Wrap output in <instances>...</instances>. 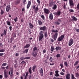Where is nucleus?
<instances>
[{"mask_svg": "<svg viewBox=\"0 0 79 79\" xmlns=\"http://www.w3.org/2000/svg\"><path fill=\"white\" fill-rule=\"evenodd\" d=\"M29 72L30 73L32 74V71L31 70V68L30 67L29 69Z\"/></svg>", "mask_w": 79, "mask_h": 79, "instance_id": "35", "label": "nucleus"}, {"mask_svg": "<svg viewBox=\"0 0 79 79\" xmlns=\"http://www.w3.org/2000/svg\"><path fill=\"white\" fill-rule=\"evenodd\" d=\"M60 74L61 75H62V76H64V73H63V72H60Z\"/></svg>", "mask_w": 79, "mask_h": 79, "instance_id": "47", "label": "nucleus"}, {"mask_svg": "<svg viewBox=\"0 0 79 79\" xmlns=\"http://www.w3.org/2000/svg\"><path fill=\"white\" fill-rule=\"evenodd\" d=\"M31 5V2L30 1H28V4L27 6V9H29V7H30Z\"/></svg>", "mask_w": 79, "mask_h": 79, "instance_id": "10", "label": "nucleus"}, {"mask_svg": "<svg viewBox=\"0 0 79 79\" xmlns=\"http://www.w3.org/2000/svg\"><path fill=\"white\" fill-rule=\"evenodd\" d=\"M32 8L33 9H35V6L34 5L32 6Z\"/></svg>", "mask_w": 79, "mask_h": 79, "instance_id": "61", "label": "nucleus"}, {"mask_svg": "<svg viewBox=\"0 0 79 79\" xmlns=\"http://www.w3.org/2000/svg\"><path fill=\"white\" fill-rule=\"evenodd\" d=\"M44 36H45V37H47V31H44Z\"/></svg>", "mask_w": 79, "mask_h": 79, "instance_id": "28", "label": "nucleus"}, {"mask_svg": "<svg viewBox=\"0 0 79 79\" xmlns=\"http://www.w3.org/2000/svg\"><path fill=\"white\" fill-rule=\"evenodd\" d=\"M77 10H79V3H78L77 6Z\"/></svg>", "mask_w": 79, "mask_h": 79, "instance_id": "42", "label": "nucleus"}, {"mask_svg": "<svg viewBox=\"0 0 79 79\" xmlns=\"http://www.w3.org/2000/svg\"><path fill=\"white\" fill-rule=\"evenodd\" d=\"M2 69H5L4 71V77L5 78H7L8 77V75H7L6 73V69L5 67H2Z\"/></svg>", "mask_w": 79, "mask_h": 79, "instance_id": "3", "label": "nucleus"}, {"mask_svg": "<svg viewBox=\"0 0 79 79\" xmlns=\"http://www.w3.org/2000/svg\"><path fill=\"white\" fill-rule=\"evenodd\" d=\"M37 50H38L37 48L36 47H35L33 49V52H35V51H37Z\"/></svg>", "mask_w": 79, "mask_h": 79, "instance_id": "23", "label": "nucleus"}, {"mask_svg": "<svg viewBox=\"0 0 79 79\" xmlns=\"http://www.w3.org/2000/svg\"><path fill=\"white\" fill-rule=\"evenodd\" d=\"M69 5L70 6H73L74 5V2L72 0H69Z\"/></svg>", "mask_w": 79, "mask_h": 79, "instance_id": "6", "label": "nucleus"}, {"mask_svg": "<svg viewBox=\"0 0 79 79\" xmlns=\"http://www.w3.org/2000/svg\"><path fill=\"white\" fill-rule=\"evenodd\" d=\"M11 9L10 8V5H8L6 7V10L7 12H8L10 11V10Z\"/></svg>", "mask_w": 79, "mask_h": 79, "instance_id": "9", "label": "nucleus"}, {"mask_svg": "<svg viewBox=\"0 0 79 79\" xmlns=\"http://www.w3.org/2000/svg\"><path fill=\"white\" fill-rule=\"evenodd\" d=\"M10 72H11V73H10V77H13V69H10Z\"/></svg>", "mask_w": 79, "mask_h": 79, "instance_id": "22", "label": "nucleus"}, {"mask_svg": "<svg viewBox=\"0 0 79 79\" xmlns=\"http://www.w3.org/2000/svg\"><path fill=\"white\" fill-rule=\"evenodd\" d=\"M3 13H4V11H3V10H1V15H3Z\"/></svg>", "mask_w": 79, "mask_h": 79, "instance_id": "37", "label": "nucleus"}, {"mask_svg": "<svg viewBox=\"0 0 79 79\" xmlns=\"http://www.w3.org/2000/svg\"><path fill=\"white\" fill-rule=\"evenodd\" d=\"M58 71L57 70L55 71V73L56 74H55V76L56 77H58L59 76V74H58Z\"/></svg>", "mask_w": 79, "mask_h": 79, "instance_id": "15", "label": "nucleus"}, {"mask_svg": "<svg viewBox=\"0 0 79 79\" xmlns=\"http://www.w3.org/2000/svg\"><path fill=\"white\" fill-rule=\"evenodd\" d=\"M61 14V12L60 11H57L56 13V15L57 16H60Z\"/></svg>", "mask_w": 79, "mask_h": 79, "instance_id": "20", "label": "nucleus"}, {"mask_svg": "<svg viewBox=\"0 0 79 79\" xmlns=\"http://www.w3.org/2000/svg\"><path fill=\"white\" fill-rule=\"evenodd\" d=\"M70 74L69 73H67L66 77V79H70Z\"/></svg>", "mask_w": 79, "mask_h": 79, "instance_id": "13", "label": "nucleus"}, {"mask_svg": "<svg viewBox=\"0 0 79 79\" xmlns=\"http://www.w3.org/2000/svg\"><path fill=\"white\" fill-rule=\"evenodd\" d=\"M24 59H25L26 60H28V59H30V57H27L24 58Z\"/></svg>", "mask_w": 79, "mask_h": 79, "instance_id": "44", "label": "nucleus"}, {"mask_svg": "<svg viewBox=\"0 0 79 79\" xmlns=\"http://www.w3.org/2000/svg\"><path fill=\"white\" fill-rule=\"evenodd\" d=\"M51 42H52V43L54 42V40H53V39H51Z\"/></svg>", "mask_w": 79, "mask_h": 79, "instance_id": "57", "label": "nucleus"}, {"mask_svg": "<svg viewBox=\"0 0 79 79\" xmlns=\"http://www.w3.org/2000/svg\"><path fill=\"white\" fill-rule=\"evenodd\" d=\"M44 31H41L39 33V41H41V40L43 39H44Z\"/></svg>", "mask_w": 79, "mask_h": 79, "instance_id": "2", "label": "nucleus"}, {"mask_svg": "<svg viewBox=\"0 0 79 79\" xmlns=\"http://www.w3.org/2000/svg\"><path fill=\"white\" fill-rule=\"evenodd\" d=\"M24 59V56L20 58V60H23Z\"/></svg>", "mask_w": 79, "mask_h": 79, "instance_id": "51", "label": "nucleus"}, {"mask_svg": "<svg viewBox=\"0 0 79 79\" xmlns=\"http://www.w3.org/2000/svg\"><path fill=\"white\" fill-rule=\"evenodd\" d=\"M19 3V2L18 1H16L15 2V4H16V5H18V3Z\"/></svg>", "mask_w": 79, "mask_h": 79, "instance_id": "45", "label": "nucleus"}, {"mask_svg": "<svg viewBox=\"0 0 79 79\" xmlns=\"http://www.w3.org/2000/svg\"><path fill=\"white\" fill-rule=\"evenodd\" d=\"M35 11L36 13H37V11H39V8H38V6H37L35 9Z\"/></svg>", "mask_w": 79, "mask_h": 79, "instance_id": "16", "label": "nucleus"}, {"mask_svg": "<svg viewBox=\"0 0 79 79\" xmlns=\"http://www.w3.org/2000/svg\"><path fill=\"white\" fill-rule=\"evenodd\" d=\"M28 50H29L28 49H25V50L23 51V53H27L28 52Z\"/></svg>", "mask_w": 79, "mask_h": 79, "instance_id": "33", "label": "nucleus"}, {"mask_svg": "<svg viewBox=\"0 0 79 79\" xmlns=\"http://www.w3.org/2000/svg\"><path fill=\"white\" fill-rule=\"evenodd\" d=\"M43 54H44V53H45V52H46V50H43Z\"/></svg>", "mask_w": 79, "mask_h": 79, "instance_id": "63", "label": "nucleus"}, {"mask_svg": "<svg viewBox=\"0 0 79 79\" xmlns=\"http://www.w3.org/2000/svg\"><path fill=\"white\" fill-rule=\"evenodd\" d=\"M3 55H4V53H0V56H2Z\"/></svg>", "mask_w": 79, "mask_h": 79, "instance_id": "53", "label": "nucleus"}, {"mask_svg": "<svg viewBox=\"0 0 79 79\" xmlns=\"http://www.w3.org/2000/svg\"><path fill=\"white\" fill-rule=\"evenodd\" d=\"M40 72L41 74V76H43V69H42V68H41L40 69Z\"/></svg>", "mask_w": 79, "mask_h": 79, "instance_id": "18", "label": "nucleus"}, {"mask_svg": "<svg viewBox=\"0 0 79 79\" xmlns=\"http://www.w3.org/2000/svg\"><path fill=\"white\" fill-rule=\"evenodd\" d=\"M58 21H59V22L60 23H61V22L62 21L61 20V19H58Z\"/></svg>", "mask_w": 79, "mask_h": 79, "instance_id": "62", "label": "nucleus"}, {"mask_svg": "<svg viewBox=\"0 0 79 79\" xmlns=\"http://www.w3.org/2000/svg\"><path fill=\"white\" fill-rule=\"evenodd\" d=\"M40 30H41L42 31H46V29H47V27L46 26H43L40 27Z\"/></svg>", "mask_w": 79, "mask_h": 79, "instance_id": "8", "label": "nucleus"}, {"mask_svg": "<svg viewBox=\"0 0 79 79\" xmlns=\"http://www.w3.org/2000/svg\"><path fill=\"white\" fill-rule=\"evenodd\" d=\"M28 26L30 29H33L34 28V25L31 23H29Z\"/></svg>", "mask_w": 79, "mask_h": 79, "instance_id": "11", "label": "nucleus"}, {"mask_svg": "<svg viewBox=\"0 0 79 79\" xmlns=\"http://www.w3.org/2000/svg\"><path fill=\"white\" fill-rule=\"evenodd\" d=\"M41 17L43 20H45V16L44 15H42Z\"/></svg>", "mask_w": 79, "mask_h": 79, "instance_id": "31", "label": "nucleus"}, {"mask_svg": "<svg viewBox=\"0 0 79 79\" xmlns=\"http://www.w3.org/2000/svg\"><path fill=\"white\" fill-rule=\"evenodd\" d=\"M38 23L39 25H42V22L40 21V20H38Z\"/></svg>", "mask_w": 79, "mask_h": 79, "instance_id": "32", "label": "nucleus"}, {"mask_svg": "<svg viewBox=\"0 0 79 79\" xmlns=\"http://www.w3.org/2000/svg\"><path fill=\"white\" fill-rule=\"evenodd\" d=\"M49 60L51 62H52V61H53V59L52 58V57H50Z\"/></svg>", "mask_w": 79, "mask_h": 79, "instance_id": "38", "label": "nucleus"}, {"mask_svg": "<svg viewBox=\"0 0 79 79\" xmlns=\"http://www.w3.org/2000/svg\"><path fill=\"white\" fill-rule=\"evenodd\" d=\"M53 16L52 13H51L49 15V19L52 20V19H53Z\"/></svg>", "mask_w": 79, "mask_h": 79, "instance_id": "14", "label": "nucleus"}, {"mask_svg": "<svg viewBox=\"0 0 79 79\" xmlns=\"http://www.w3.org/2000/svg\"><path fill=\"white\" fill-rule=\"evenodd\" d=\"M35 66H34L33 67L32 70L33 71H34V70H35Z\"/></svg>", "mask_w": 79, "mask_h": 79, "instance_id": "41", "label": "nucleus"}, {"mask_svg": "<svg viewBox=\"0 0 79 79\" xmlns=\"http://www.w3.org/2000/svg\"><path fill=\"white\" fill-rule=\"evenodd\" d=\"M16 37V34L14 33L13 34V37Z\"/></svg>", "mask_w": 79, "mask_h": 79, "instance_id": "50", "label": "nucleus"}, {"mask_svg": "<svg viewBox=\"0 0 79 79\" xmlns=\"http://www.w3.org/2000/svg\"><path fill=\"white\" fill-rule=\"evenodd\" d=\"M52 74H53V72H51L50 73L49 75H50V76H52Z\"/></svg>", "mask_w": 79, "mask_h": 79, "instance_id": "60", "label": "nucleus"}, {"mask_svg": "<svg viewBox=\"0 0 79 79\" xmlns=\"http://www.w3.org/2000/svg\"><path fill=\"white\" fill-rule=\"evenodd\" d=\"M27 3V2H26V0H23V5H26Z\"/></svg>", "mask_w": 79, "mask_h": 79, "instance_id": "26", "label": "nucleus"}, {"mask_svg": "<svg viewBox=\"0 0 79 79\" xmlns=\"http://www.w3.org/2000/svg\"><path fill=\"white\" fill-rule=\"evenodd\" d=\"M52 5H53V2H51L50 3H49V6H52Z\"/></svg>", "mask_w": 79, "mask_h": 79, "instance_id": "46", "label": "nucleus"}, {"mask_svg": "<svg viewBox=\"0 0 79 79\" xmlns=\"http://www.w3.org/2000/svg\"><path fill=\"white\" fill-rule=\"evenodd\" d=\"M64 38V35H62L60 37L58 38L57 40L58 41H62Z\"/></svg>", "mask_w": 79, "mask_h": 79, "instance_id": "4", "label": "nucleus"}, {"mask_svg": "<svg viewBox=\"0 0 79 79\" xmlns=\"http://www.w3.org/2000/svg\"><path fill=\"white\" fill-rule=\"evenodd\" d=\"M30 47V44H27L25 46H24V48H29Z\"/></svg>", "mask_w": 79, "mask_h": 79, "instance_id": "25", "label": "nucleus"}, {"mask_svg": "<svg viewBox=\"0 0 79 79\" xmlns=\"http://www.w3.org/2000/svg\"><path fill=\"white\" fill-rule=\"evenodd\" d=\"M60 66H61V68H63V64H60Z\"/></svg>", "mask_w": 79, "mask_h": 79, "instance_id": "48", "label": "nucleus"}, {"mask_svg": "<svg viewBox=\"0 0 79 79\" xmlns=\"http://www.w3.org/2000/svg\"><path fill=\"white\" fill-rule=\"evenodd\" d=\"M57 7V6H56V4H54L53 5V6L52 7V8L53 10H55V9H56V8Z\"/></svg>", "mask_w": 79, "mask_h": 79, "instance_id": "21", "label": "nucleus"}, {"mask_svg": "<svg viewBox=\"0 0 79 79\" xmlns=\"http://www.w3.org/2000/svg\"><path fill=\"white\" fill-rule=\"evenodd\" d=\"M56 51H58V50H60L61 49V47H59V46H57L55 48Z\"/></svg>", "mask_w": 79, "mask_h": 79, "instance_id": "17", "label": "nucleus"}, {"mask_svg": "<svg viewBox=\"0 0 79 79\" xmlns=\"http://www.w3.org/2000/svg\"><path fill=\"white\" fill-rule=\"evenodd\" d=\"M52 35H53V32H55V33L54 35H52V39H53L55 41L56 40L57 37H58V30H52Z\"/></svg>", "mask_w": 79, "mask_h": 79, "instance_id": "1", "label": "nucleus"}, {"mask_svg": "<svg viewBox=\"0 0 79 79\" xmlns=\"http://www.w3.org/2000/svg\"><path fill=\"white\" fill-rule=\"evenodd\" d=\"M37 2L39 4L40 3V0H36Z\"/></svg>", "mask_w": 79, "mask_h": 79, "instance_id": "56", "label": "nucleus"}, {"mask_svg": "<svg viewBox=\"0 0 79 79\" xmlns=\"http://www.w3.org/2000/svg\"><path fill=\"white\" fill-rule=\"evenodd\" d=\"M7 25L8 26H11V24L10 23V22L8 21L6 22Z\"/></svg>", "mask_w": 79, "mask_h": 79, "instance_id": "34", "label": "nucleus"}, {"mask_svg": "<svg viewBox=\"0 0 79 79\" xmlns=\"http://www.w3.org/2000/svg\"><path fill=\"white\" fill-rule=\"evenodd\" d=\"M12 29V27H11V26L9 27V29H10V31H11Z\"/></svg>", "mask_w": 79, "mask_h": 79, "instance_id": "54", "label": "nucleus"}, {"mask_svg": "<svg viewBox=\"0 0 79 79\" xmlns=\"http://www.w3.org/2000/svg\"><path fill=\"white\" fill-rule=\"evenodd\" d=\"M63 8H64V9H66V5L64 4L63 7Z\"/></svg>", "mask_w": 79, "mask_h": 79, "instance_id": "55", "label": "nucleus"}, {"mask_svg": "<svg viewBox=\"0 0 79 79\" xmlns=\"http://www.w3.org/2000/svg\"><path fill=\"white\" fill-rule=\"evenodd\" d=\"M69 11L70 12H74V10L73 9H70L69 10Z\"/></svg>", "mask_w": 79, "mask_h": 79, "instance_id": "49", "label": "nucleus"}, {"mask_svg": "<svg viewBox=\"0 0 79 79\" xmlns=\"http://www.w3.org/2000/svg\"><path fill=\"white\" fill-rule=\"evenodd\" d=\"M55 24H56L57 25H59L60 24V23L58 21L55 22Z\"/></svg>", "mask_w": 79, "mask_h": 79, "instance_id": "27", "label": "nucleus"}, {"mask_svg": "<svg viewBox=\"0 0 79 79\" xmlns=\"http://www.w3.org/2000/svg\"><path fill=\"white\" fill-rule=\"evenodd\" d=\"M37 52L36 51H35L34 52H33L32 53V55L34 57H35L37 56Z\"/></svg>", "mask_w": 79, "mask_h": 79, "instance_id": "12", "label": "nucleus"}, {"mask_svg": "<svg viewBox=\"0 0 79 79\" xmlns=\"http://www.w3.org/2000/svg\"><path fill=\"white\" fill-rule=\"evenodd\" d=\"M28 73L27 72L25 76H26V77H27V76H28Z\"/></svg>", "mask_w": 79, "mask_h": 79, "instance_id": "64", "label": "nucleus"}, {"mask_svg": "<svg viewBox=\"0 0 79 79\" xmlns=\"http://www.w3.org/2000/svg\"><path fill=\"white\" fill-rule=\"evenodd\" d=\"M72 18L73 19V21H77V18L75 17L74 16H73L72 17Z\"/></svg>", "mask_w": 79, "mask_h": 79, "instance_id": "19", "label": "nucleus"}, {"mask_svg": "<svg viewBox=\"0 0 79 79\" xmlns=\"http://www.w3.org/2000/svg\"><path fill=\"white\" fill-rule=\"evenodd\" d=\"M3 34L4 35H6V30H4Z\"/></svg>", "mask_w": 79, "mask_h": 79, "instance_id": "52", "label": "nucleus"}, {"mask_svg": "<svg viewBox=\"0 0 79 79\" xmlns=\"http://www.w3.org/2000/svg\"><path fill=\"white\" fill-rule=\"evenodd\" d=\"M72 79H74V75H73V74H72Z\"/></svg>", "mask_w": 79, "mask_h": 79, "instance_id": "58", "label": "nucleus"}, {"mask_svg": "<svg viewBox=\"0 0 79 79\" xmlns=\"http://www.w3.org/2000/svg\"><path fill=\"white\" fill-rule=\"evenodd\" d=\"M73 44V40L71 39L69 40V46H71Z\"/></svg>", "mask_w": 79, "mask_h": 79, "instance_id": "7", "label": "nucleus"}, {"mask_svg": "<svg viewBox=\"0 0 79 79\" xmlns=\"http://www.w3.org/2000/svg\"><path fill=\"white\" fill-rule=\"evenodd\" d=\"M19 53H16V54H15V56H19Z\"/></svg>", "mask_w": 79, "mask_h": 79, "instance_id": "59", "label": "nucleus"}, {"mask_svg": "<svg viewBox=\"0 0 79 79\" xmlns=\"http://www.w3.org/2000/svg\"><path fill=\"white\" fill-rule=\"evenodd\" d=\"M44 13L46 14V15H48L50 13V11L48 9H47L46 8H44Z\"/></svg>", "mask_w": 79, "mask_h": 79, "instance_id": "5", "label": "nucleus"}, {"mask_svg": "<svg viewBox=\"0 0 79 79\" xmlns=\"http://www.w3.org/2000/svg\"><path fill=\"white\" fill-rule=\"evenodd\" d=\"M65 66H66V67H68V66H69V64H68L67 62H65L64 63Z\"/></svg>", "mask_w": 79, "mask_h": 79, "instance_id": "24", "label": "nucleus"}, {"mask_svg": "<svg viewBox=\"0 0 79 79\" xmlns=\"http://www.w3.org/2000/svg\"><path fill=\"white\" fill-rule=\"evenodd\" d=\"M79 63V61H76L75 63L74 64V66H76L77 64Z\"/></svg>", "mask_w": 79, "mask_h": 79, "instance_id": "30", "label": "nucleus"}, {"mask_svg": "<svg viewBox=\"0 0 79 79\" xmlns=\"http://www.w3.org/2000/svg\"><path fill=\"white\" fill-rule=\"evenodd\" d=\"M51 52H53V50H55V48L53 46L51 47Z\"/></svg>", "mask_w": 79, "mask_h": 79, "instance_id": "29", "label": "nucleus"}, {"mask_svg": "<svg viewBox=\"0 0 79 79\" xmlns=\"http://www.w3.org/2000/svg\"><path fill=\"white\" fill-rule=\"evenodd\" d=\"M6 64H7L6 63H4L2 64V66H5Z\"/></svg>", "mask_w": 79, "mask_h": 79, "instance_id": "39", "label": "nucleus"}, {"mask_svg": "<svg viewBox=\"0 0 79 79\" xmlns=\"http://www.w3.org/2000/svg\"><path fill=\"white\" fill-rule=\"evenodd\" d=\"M5 52V49H2L0 50V52Z\"/></svg>", "mask_w": 79, "mask_h": 79, "instance_id": "43", "label": "nucleus"}, {"mask_svg": "<svg viewBox=\"0 0 79 79\" xmlns=\"http://www.w3.org/2000/svg\"><path fill=\"white\" fill-rule=\"evenodd\" d=\"M75 75L76 76V77H79V73H75Z\"/></svg>", "mask_w": 79, "mask_h": 79, "instance_id": "36", "label": "nucleus"}, {"mask_svg": "<svg viewBox=\"0 0 79 79\" xmlns=\"http://www.w3.org/2000/svg\"><path fill=\"white\" fill-rule=\"evenodd\" d=\"M60 54H58L56 55V57L57 58H59V57H60Z\"/></svg>", "mask_w": 79, "mask_h": 79, "instance_id": "40", "label": "nucleus"}]
</instances>
